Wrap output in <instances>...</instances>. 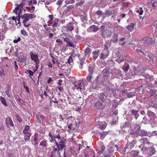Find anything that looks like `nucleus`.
Masks as SVG:
<instances>
[{
	"mask_svg": "<svg viewBox=\"0 0 157 157\" xmlns=\"http://www.w3.org/2000/svg\"><path fill=\"white\" fill-rule=\"evenodd\" d=\"M36 17L35 14L25 13L21 16V18L23 19V23L24 25L26 27H28L30 25L29 22H27L30 19H31Z\"/></svg>",
	"mask_w": 157,
	"mask_h": 157,
	"instance_id": "obj_1",
	"label": "nucleus"
},
{
	"mask_svg": "<svg viewBox=\"0 0 157 157\" xmlns=\"http://www.w3.org/2000/svg\"><path fill=\"white\" fill-rule=\"evenodd\" d=\"M30 132V126L27 125H25L23 131L24 135L25 140H29L31 135Z\"/></svg>",
	"mask_w": 157,
	"mask_h": 157,
	"instance_id": "obj_2",
	"label": "nucleus"
},
{
	"mask_svg": "<svg viewBox=\"0 0 157 157\" xmlns=\"http://www.w3.org/2000/svg\"><path fill=\"white\" fill-rule=\"evenodd\" d=\"M64 138L61 139H58L57 141L55 140L56 145V147L58 148H59L60 150H62L64 147H66L65 143L64 142Z\"/></svg>",
	"mask_w": 157,
	"mask_h": 157,
	"instance_id": "obj_3",
	"label": "nucleus"
},
{
	"mask_svg": "<svg viewBox=\"0 0 157 157\" xmlns=\"http://www.w3.org/2000/svg\"><path fill=\"white\" fill-rule=\"evenodd\" d=\"M105 47L104 50L101 52L99 57L100 59H105L109 55V51L108 50L107 47Z\"/></svg>",
	"mask_w": 157,
	"mask_h": 157,
	"instance_id": "obj_4",
	"label": "nucleus"
},
{
	"mask_svg": "<svg viewBox=\"0 0 157 157\" xmlns=\"http://www.w3.org/2000/svg\"><path fill=\"white\" fill-rule=\"evenodd\" d=\"M136 144V139H134L132 141V142L131 143H128V142L126 144L125 147V151H129L131 149L133 148L134 145Z\"/></svg>",
	"mask_w": 157,
	"mask_h": 157,
	"instance_id": "obj_5",
	"label": "nucleus"
},
{
	"mask_svg": "<svg viewBox=\"0 0 157 157\" xmlns=\"http://www.w3.org/2000/svg\"><path fill=\"white\" fill-rule=\"evenodd\" d=\"M74 25L75 24L73 22H70L66 26H63V28H64L67 32H71L73 31L74 29Z\"/></svg>",
	"mask_w": 157,
	"mask_h": 157,
	"instance_id": "obj_6",
	"label": "nucleus"
},
{
	"mask_svg": "<svg viewBox=\"0 0 157 157\" xmlns=\"http://www.w3.org/2000/svg\"><path fill=\"white\" fill-rule=\"evenodd\" d=\"M59 150H60L59 148H58L56 147L53 146L52 150L51 153L50 157H56L58 154L59 156L61 157V156L60 155V152H59Z\"/></svg>",
	"mask_w": 157,
	"mask_h": 157,
	"instance_id": "obj_7",
	"label": "nucleus"
},
{
	"mask_svg": "<svg viewBox=\"0 0 157 157\" xmlns=\"http://www.w3.org/2000/svg\"><path fill=\"white\" fill-rule=\"evenodd\" d=\"M30 55L32 60L35 62L36 64H37L39 63L38 56L37 54H34L33 52H31L30 53Z\"/></svg>",
	"mask_w": 157,
	"mask_h": 157,
	"instance_id": "obj_8",
	"label": "nucleus"
},
{
	"mask_svg": "<svg viewBox=\"0 0 157 157\" xmlns=\"http://www.w3.org/2000/svg\"><path fill=\"white\" fill-rule=\"evenodd\" d=\"M112 34V32L107 30L102 33V36L104 38H108L110 37Z\"/></svg>",
	"mask_w": 157,
	"mask_h": 157,
	"instance_id": "obj_9",
	"label": "nucleus"
},
{
	"mask_svg": "<svg viewBox=\"0 0 157 157\" xmlns=\"http://www.w3.org/2000/svg\"><path fill=\"white\" fill-rule=\"evenodd\" d=\"M6 126L8 127H13L14 126V124L11 118L10 117H7L6 119Z\"/></svg>",
	"mask_w": 157,
	"mask_h": 157,
	"instance_id": "obj_10",
	"label": "nucleus"
},
{
	"mask_svg": "<svg viewBox=\"0 0 157 157\" xmlns=\"http://www.w3.org/2000/svg\"><path fill=\"white\" fill-rule=\"evenodd\" d=\"M83 86V84L82 82H76L75 84L74 85V86L73 87V89L77 90L78 91H81L82 87Z\"/></svg>",
	"mask_w": 157,
	"mask_h": 157,
	"instance_id": "obj_11",
	"label": "nucleus"
},
{
	"mask_svg": "<svg viewBox=\"0 0 157 157\" xmlns=\"http://www.w3.org/2000/svg\"><path fill=\"white\" fill-rule=\"evenodd\" d=\"M143 40L144 41V44L145 45L150 44L152 43V39L149 37L144 38L143 39Z\"/></svg>",
	"mask_w": 157,
	"mask_h": 157,
	"instance_id": "obj_12",
	"label": "nucleus"
},
{
	"mask_svg": "<svg viewBox=\"0 0 157 157\" xmlns=\"http://www.w3.org/2000/svg\"><path fill=\"white\" fill-rule=\"evenodd\" d=\"M98 97L101 101L104 102L107 99V96L104 93H101L98 94Z\"/></svg>",
	"mask_w": 157,
	"mask_h": 157,
	"instance_id": "obj_13",
	"label": "nucleus"
},
{
	"mask_svg": "<svg viewBox=\"0 0 157 157\" xmlns=\"http://www.w3.org/2000/svg\"><path fill=\"white\" fill-rule=\"evenodd\" d=\"M100 51L99 50H98L93 52L92 54L93 55V59L95 60L98 57Z\"/></svg>",
	"mask_w": 157,
	"mask_h": 157,
	"instance_id": "obj_14",
	"label": "nucleus"
},
{
	"mask_svg": "<svg viewBox=\"0 0 157 157\" xmlns=\"http://www.w3.org/2000/svg\"><path fill=\"white\" fill-rule=\"evenodd\" d=\"M98 124L99 125V128L102 130H104L106 127L107 124L105 122H101L99 121Z\"/></svg>",
	"mask_w": 157,
	"mask_h": 157,
	"instance_id": "obj_15",
	"label": "nucleus"
},
{
	"mask_svg": "<svg viewBox=\"0 0 157 157\" xmlns=\"http://www.w3.org/2000/svg\"><path fill=\"white\" fill-rule=\"evenodd\" d=\"M118 35L116 33H114L112 36L111 40V41L113 43H116L118 41Z\"/></svg>",
	"mask_w": 157,
	"mask_h": 157,
	"instance_id": "obj_16",
	"label": "nucleus"
},
{
	"mask_svg": "<svg viewBox=\"0 0 157 157\" xmlns=\"http://www.w3.org/2000/svg\"><path fill=\"white\" fill-rule=\"evenodd\" d=\"M22 10L20 8H19V7H16L15 9L13 10V12L15 13V14L18 17H20V14L21 13Z\"/></svg>",
	"mask_w": 157,
	"mask_h": 157,
	"instance_id": "obj_17",
	"label": "nucleus"
},
{
	"mask_svg": "<svg viewBox=\"0 0 157 157\" xmlns=\"http://www.w3.org/2000/svg\"><path fill=\"white\" fill-rule=\"evenodd\" d=\"M94 108L99 110L102 107V104L99 101H96L94 106Z\"/></svg>",
	"mask_w": 157,
	"mask_h": 157,
	"instance_id": "obj_18",
	"label": "nucleus"
},
{
	"mask_svg": "<svg viewBox=\"0 0 157 157\" xmlns=\"http://www.w3.org/2000/svg\"><path fill=\"white\" fill-rule=\"evenodd\" d=\"M91 52V49L87 47L84 50V53L85 56L89 57L90 56V53Z\"/></svg>",
	"mask_w": 157,
	"mask_h": 157,
	"instance_id": "obj_19",
	"label": "nucleus"
},
{
	"mask_svg": "<svg viewBox=\"0 0 157 157\" xmlns=\"http://www.w3.org/2000/svg\"><path fill=\"white\" fill-rule=\"evenodd\" d=\"M82 56H83V55H81L80 54H78V56L79 60H80L81 61L80 63V65H79V68L80 69H82V67L83 65V62L85 60V58L82 57Z\"/></svg>",
	"mask_w": 157,
	"mask_h": 157,
	"instance_id": "obj_20",
	"label": "nucleus"
},
{
	"mask_svg": "<svg viewBox=\"0 0 157 157\" xmlns=\"http://www.w3.org/2000/svg\"><path fill=\"white\" fill-rule=\"evenodd\" d=\"M140 140L141 141V142L144 145L145 144H150V145H153V144L152 143H150L148 140L147 138H142Z\"/></svg>",
	"mask_w": 157,
	"mask_h": 157,
	"instance_id": "obj_21",
	"label": "nucleus"
},
{
	"mask_svg": "<svg viewBox=\"0 0 157 157\" xmlns=\"http://www.w3.org/2000/svg\"><path fill=\"white\" fill-rule=\"evenodd\" d=\"M67 98L68 99V103L70 104H73L75 101V98L71 95H67Z\"/></svg>",
	"mask_w": 157,
	"mask_h": 157,
	"instance_id": "obj_22",
	"label": "nucleus"
},
{
	"mask_svg": "<svg viewBox=\"0 0 157 157\" xmlns=\"http://www.w3.org/2000/svg\"><path fill=\"white\" fill-rule=\"evenodd\" d=\"M109 133L108 132L103 131L100 133V138L101 140H103L106 136Z\"/></svg>",
	"mask_w": 157,
	"mask_h": 157,
	"instance_id": "obj_23",
	"label": "nucleus"
},
{
	"mask_svg": "<svg viewBox=\"0 0 157 157\" xmlns=\"http://www.w3.org/2000/svg\"><path fill=\"white\" fill-rule=\"evenodd\" d=\"M102 79L101 76V75H98L97 78L95 79V81L96 84L101 85L102 84L101 79Z\"/></svg>",
	"mask_w": 157,
	"mask_h": 157,
	"instance_id": "obj_24",
	"label": "nucleus"
},
{
	"mask_svg": "<svg viewBox=\"0 0 157 157\" xmlns=\"http://www.w3.org/2000/svg\"><path fill=\"white\" fill-rule=\"evenodd\" d=\"M12 19L15 21L16 25H17L18 24L20 25H21V22L19 17H18V18H16L14 16H13L12 17Z\"/></svg>",
	"mask_w": 157,
	"mask_h": 157,
	"instance_id": "obj_25",
	"label": "nucleus"
},
{
	"mask_svg": "<svg viewBox=\"0 0 157 157\" xmlns=\"http://www.w3.org/2000/svg\"><path fill=\"white\" fill-rule=\"evenodd\" d=\"M131 155L132 157H136L139 153L138 151L132 150L130 152Z\"/></svg>",
	"mask_w": 157,
	"mask_h": 157,
	"instance_id": "obj_26",
	"label": "nucleus"
},
{
	"mask_svg": "<svg viewBox=\"0 0 157 157\" xmlns=\"http://www.w3.org/2000/svg\"><path fill=\"white\" fill-rule=\"evenodd\" d=\"M95 67L94 65H90L89 67L88 71L89 74H93Z\"/></svg>",
	"mask_w": 157,
	"mask_h": 157,
	"instance_id": "obj_27",
	"label": "nucleus"
},
{
	"mask_svg": "<svg viewBox=\"0 0 157 157\" xmlns=\"http://www.w3.org/2000/svg\"><path fill=\"white\" fill-rule=\"evenodd\" d=\"M135 25V24L131 23L128 25L126 28L127 30L131 31L133 29Z\"/></svg>",
	"mask_w": 157,
	"mask_h": 157,
	"instance_id": "obj_28",
	"label": "nucleus"
},
{
	"mask_svg": "<svg viewBox=\"0 0 157 157\" xmlns=\"http://www.w3.org/2000/svg\"><path fill=\"white\" fill-rule=\"evenodd\" d=\"M73 8V7L72 5H70L67 6V8L64 10L63 14H66L68 11L71 10Z\"/></svg>",
	"mask_w": 157,
	"mask_h": 157,
	"instance_id": "obj_29",
	"label": "nucleus"
},
{
	"mask_svg": "<svg viewBox=\"0 0 157 157\" xmlns=\"http://www.w3.org/2000/svg\"><path fill=\"white\" fill-rule=\"evenodd\" d=\"M131 111H132V114L135 116L136 119H137L139 116V115L138 113V111H135L133 109L131 110Z\"/></svg>",
	"mask_w": 157,
	"mask_h": 157,
	"instance_id": "obj_30",
	"label": "nucleus"
},
{
	"mask_svg": "<svg viewBox=\"0 0 157 157\" xmlns=\"http://www.w3.org/2000/svg\"><path fill=\"white\" fill-rule=\"evenodd\" d=\"M0 101H1L2 103L5 106H7V104L6 99L2 97H1L0 98Z\"/></svg>",
	"mask_w": 157,
	"mask_h": 157,
	"instance_id": "obj_31",
	"label": "nucleus"
},
{
	"mask_svg": "<svg viewBox=\"0 0 157 157\" xmlns=\"http://www.w3.org/2000/svg\"><path fill=\"white\" fill-rule=\"evenodd\" d=\"M73 56V55H71V56L69 57V58L68 61L67 63V66L68 65H70V63H72L73 61V60L72 59V56ZM67 67H68V66H67Z\"/></svg>",
	"mask_w": 157,
	"mask_h": 157,
	"instance_id": "obj_32",
	"label": "nucleus"
},
{
	"mask_svg": "<svg viewBox=\"0 0 157 157\" xmlns=\"http://www.w3.org/2000/svg\"><path fill=\"white\" fill-rule=\"evenodd\" d=\"M16 98L21 104H24L25 102L24 100L20 98L18 95L16 96Z\"/></svg>",
	"mask_w": 157,
	"mask_h": 157,
	"instance_id": "obj_33",
	"label": "nucleus"
},
{
	"mask_svg": "<svg viewBox=\"0 0 157 157\" xmlns=\"http://www.w3.org/2000/svg\"><path fill=\"white\" fill-rule=\"evenodd\" d=\"M90 28L92 30H93V31L94 32H96L99 30V28L95 25H93L91 26Z\"/></svg>",
	"mask_w": 157,
	"mask_h": 157,
	"instance_id": "obj_34",
	"label": "nucleus"
},
{
	"mask_svg": "<svg viewBox=\"0 0 157 157\" xmlns=\"http://www.w3.org/2000/svg\"><path fill=\"white\" fill-rule=\"evenodd\" d=\"M125 39L124 37L121 38L120 40L119 44L121 45H124L125 44V41H124Z\"/></svg>",
	"mask_w": 157,
	"mask_h": 157,
	"instance_id": "obj_35",
	"label": "nucleus"
},
{
	"mask_svg": "<svg viewBox=\"0 0 157 157\" xmlns=\"http://www.w3.org/2000/svg\"><path fill=\"white\" fill-rule=\"evenodd\" d=\"M40 145L42 146L46 147H47V143L45 140H44L40 142Z\"/></svg>",
	"mask_w": 157,
	"mask_h": 157,
	"instance_id": "obj_36",
	"label": "nucleus"
},
{
	"mask_svg": "<svg viewBox=\"0 0 157 157\" xmlns=\"http://www.w3.org/2000/svg\"><path fill=\"white\" fill-rule=\"evenodd\" d=\"M150 152L151 153V154H149V156H151L152 155L155 154L156 152V150L155 149V147H151V148Z\"/></svg>",
	"mask_w": 157,
	"mask_h": 157,
	"instance_id": "obj_37",
	"label": "nucleus"
},
{
	"mask_svg": "<svg viewBox=\"0 0 157 157\" xmlns=\"http://www.w3.org/2000/svg\"><path fill=\"white\" fill-rule=\"evenodd\" d=\"M93 74H89L88 76L86 77V80L88 82H91V79L93 78Z\"/></svg>",
	"mask_w": 157,
	"mask_h": 157,
	"instance_id": "obj_38",
	"label": "nucleus"
},
{
	"mask_svg": "<svg viewBox=\"0 0 157 157\" xmlns=\"http://www.w3.org/2000/svg\"><path fill=\"white\" fill-rule=\"evenodd\" d=\"M96 14L97 15H98L99 16H103L104 15V13L101 10H98L96 12Z\"/></svg>",
	"mask_w": 157,
	"mask_h": 157,
	"instance_id": "obj_39",
	"label": "nucleus"
},
{
	"mask_svg": "<svg viewBox=\"0 0 157 157\" xmlns=\"http://www.w3.org/2000/svg\"><path fill=\"white\" fill-rule=\"evenodd\" d=\"M146 132L144 130L141 131L139 133V135L142 136H146Z\"/></svg>",
	"mask_w": 157,
	"mask_h": 157,
	"instance_id": "obj_40",
	"label": "nucleus"
},
{
	"mask_svg": "<svg viewBox=\"0 0 157 157\" xmlns=\"http://www.w3.org/2000/svg\"><path fill=\"white\" fill-rule=\"evenodd\" d=\"M124 61L123 58H121L120 57H118L116 61L119 63H121Z\"/></svg>",
	"mask_w": 157,
	"mask_h": 157,
	"instance_id": "obj_41",
	"label": "nucleus"
},
{
	"mask_svg": "<svg viewBox=\"0 0 157 157\" xmlns=\"http://www.w3.org/2000/svg\"><path fill=\"white\" fill-rule=\"evenodd\" d=\"M75 0H66L65 1V3L66 4H73L74 3Z\"/></svg>",
	"mask_w": 157,
	"mask_h": 157,
	"instance_id": "obj_42",
	"label": "nucleus"
},
{
	"mask_svg": "<svg viewBox=\"0 0 157 157\" xmlns=\"http://www.w3.org/2000/svg\"><path fill=\"white\" fill-rule=\"evenodd\" d=\"M100 29L101 30V33H103V32L105 31L106 30L105 26L104 25L101 26L100 27Z\"/></svg>",
	"mask_w": 157,
	"mask_h": 157,
	"instance_id": "obj_43",
	"label": "nucleus"
},
{
	"mask_svg": "<svg viewBox=\"0 0 157 157\" xmlns=\"http://www.w3.org/2000/svg\"><path fill=\"white\" fill-rule=\"evenodd\" d=\"M68 128L71 130H75V128L72 124H70L68 126Z\"/></svg>",
	"mask_w": 157,
	"mask_h": 157,
	"instance_id": "obj_44",
	"label": "nucleus"
},
{
	"mask_svg": "<svg viewBox=\"0 0 157 157\" xmlns=\"http://www.w3.org/2000/svg\"><path fill=\"white\" fill-rule=\"evenodd\" d=\"M129 68V64H128L126 66L124 67L123 70L125 72H127L128 71Z\"/></svg>",
	"mask_w": 157,
	"mask_h": 157,
	"instance_id": "obj_45",
	"label": "nucleus"
},
{
	"mask_svg": "<svg viewBox=\"0 0 157 157\" xmlns=\"http://www.w3.org/2000/svg\"><path fill=\"white\" fill-rule=\"evenodd\" d=\"M113 13L111 11L107 10L105 11V15H108V16L112 14Z\"/></svg>",
	"mask_w": 157,
	"mask_h": 157,
	"instance_id": "obj_46",
	"label": "nucleus"
},
{
	"mask_svg": "<svg viewBox=\"0 0 157 157\" xmlns=\"http://www.w3.org/2000/svg\"><path fill=\"white\" fill-rule=\"evenodd\" d=\"M135 95L132 92L128 93L127 94L128 98H132Z\"/></svg>",
	"mask_w": 157,
	"mask_h": 157,
	"instance_id": "obj_47",
	"label": "nucleus"
},
{
	"mask_svg": "<svg viewBox=\"0 0 157 157\" xmlns=\"http://www.w3.org/2000/svg\"><path fill=\"white\" fill-rule=\"evenodd\" d=\"M67 45L69 47H71L72 48H74L75 46L73 43L71 42H70L69 41L67 44Z\"/></svg>",
	"mask_w": 157,
	"mask_h": 157,
	"instance_id": "obj_48",
	"label": "nucleus"
},
{
	"mask_svg": "<svg viewBox=\"0 0 157 157\" xmlns=\"http://www.w3.org/2000/svg\"><path fill=\"white\" fill-rule=\"evenodd\" d=\"M16 117L17 120L20 123L22 121L21 118L17 114L16 115Z\"/></svg>",
	"mask_w": 157,
	"mask_h": 157,
	"instance_id": "obj_49",
	"label": "nucleus"
},
{
	"mask_svg": "<svg viewBox=\"0 0 157 157\" xmlns=\"http://www.w3.org/2000/svg\"><path fill=\"white\" fill-rule=\"evenodd\" d=\"M114 104H113L112 106L113 108H116L118 105V104L117 102V101L115 100L114 101Z\"/></svg>",
	"mask_w": 157,
	"mask_h": 157,
	"instance_id": "obj_50",
	"label": "nucleus"
},
{
	"mask_svg": "<svg viewBox=\"0 0 157 157\" xmlns=\"http://www.w3.org/2000/svg\"><path fill=\"white\" fill-rule=\"evenodd\" d=\"M16 6H17V7H19V8H20L22 10V8H23V3L22 2L21 3H20L19 5L18 4H16Z\"/></svg>",
	"mask_w": 157,
	"mask_h": 157,
	"instance_id": "obj_51",
	"label": "nucleus"
},
{
	"mask_svg": "<svg viewBox=\"0 0 157 157\" xmlns=\"http://www.w3.org/2000/svg\"><path fill=\"white\" fill-rule=\"evenodd\" d=\"M49 136H50L51 138L52 139H51V141H55V139H56L55 135H51L50 134V132L49 133Z\"/></svg>",
	"mask_w": 157,
	"mask_h": 157,
	"instance_id": "obj_52",
	"label": "nucleus"
},
{
	"mask_svg": "<svg viewBox=\"0 0 157 157\" xmlns=\"http://www.w3.org/2000/svg\"><path fill=\"white\" fill-rule=\"evenodd\" d=\"M135 127L136 128H137L136 132L137 133H139L140 132V126H139V125L136 124Z\"/></svg>",
	"mask_w": 157,
	"mask_h": 157,
	"instance_id": "obj_53",
	"label": "nucleus"
},
{
	"mask_svg": "<svg viewBox=\"0 0 157 157\" xmlns=\"http://www.w3.org/2000/svg\"><path fill=\"white\" fill-rule=\"evenodd\" d=\"M21 40V38L19 37H18L17 39H15L13 40V43L16 44Z\"/></svg>",
	"mask_w": 157,
	"mask_h": 157,
	"instance_id": "obj_54",
	"label": "nucleus"
},
{
	"mask_svg": "<svg viewBox=\"0 0 157 157\" xmlns=\"http://www.w3.org/2000/svg\"><path fill=\"white\" fill-rule=\"evenodd\" d=\"M21 33L23 35L26 36L28 35L27 32L25 30H22L21 31Z\"/></svg>",
	"mask_w": 157,
	"mask_h": 157,
	"instance_id": "obj_55",
	"label": "nucleus"
},
{
	"mask_svg": "<svg viewBox=\"0 0 157 157\" xmlns=\"http://www.w3.org/2000/svg\"><path fill=\"white\" fill-rule=\"evenodd\" d=\"M55 136L56 138L58 139H62L63 138H61L60 135L59 134L55 135Z\"/></svg>",
	"mask_w": 157,
	"mask_h": 157,
	"instance_id": "obj_56",
	"label": "nucleus"
},
{
	"mask_svg": "<svg viewBox=\"0 0 157 157\" xmlns=\"http://www.w3.org/2000/svg\"><path fill=\"white\" fill-rule=\"evenodd\" d=\"M58 23L54 21V23L52 25V26L53 28H56L57 26Z\"/></svg>",
	"mask_w": 157,
	"mask_h": 157,
	"instance_id": "obj_57",
	"label": "nucleus"
},
{
	"mask_svg": "<svg viewBox=\"0 0 157 157\" xmlns=\"http://www.w3.org/2000/svg\"><path fill=\"white\" fill-rule=\"evenodd\" d=\"M151 96H154L156 94V91L155 90H151Z\"/></svg>",
	"mask_w": 157,
	"mask_h": 157,
	"instance_id": "obj_58",
	"label": "nucleus"
},
{
	"mask_svg": "<svg viewBox=\"0 0 157 157\" xmlns=\"http://www.w3.org/2000/svg\"><path fill=\"white\" fill-rule=\"evenodd\" d=\"M75 38L76 39H78L79 40H81L82 38V37L81 36L78 35H77L75 36Z\"/></svg>",
	"mask_w": 157,
	"mask_h": 157,
	"instance_id": "obj_59",
	"label": "nucleus"
},
{
	"mask_svg": "<svg viewBox=\"0 0 157 157\" xmlns=\"http://www.w3.org/2000/svg\"><path fill=\"white\" fill-rule=\"evenodd\" d=\"M6 95L8 97L10 98V90L9 89L7 90L5 92Z\"/></svg>",
	"mask_w": 157,
	"mask_h": 157,
	"instance_id": "obj_60",
	"label": "nucleus"
},
{
	"mask_svg": "<svg viewBox=\"0 0 157 157\" xmlns=\"http://www.w3.org/2000/svg\"><path fill=\"white\" fill-rule=\"evenodd\" d=\"M36 119L37 122L39 124H40L41 123V121L38 117L37 115H36Z\"/></svg>",
	"mask_w": 157,
	"mask_h": 157,
	"instance_id": "obj_61",
	"label": "nucleus"
},
{
	"mask_svg": "<svg viewBox=\"0 0 157 157\" xmlns=\"http://www.w3.org/2000/svg\"><path fill=\"white\" fill-rule=\"evenodd\" d=\"M38 133H36L34 134V140H38Z\"/></svg>",
	"mask_w": 157,
	"mask_h": 157,
	"instance_id": "obj_62",
	"label": "nucleus"
},
{
	"mask_svg": "<svg viewBox=\"0 0 157 157\" xmlns=\"http://www.w3.org/2000/svg\"><path fill=\"white\" fill-rule=\"evenodd\" d=\"M27 72H28L29 74L31 76H33V72L30 70H28Z\"/></svg>",
	"mask_w": 157,
	"mask_h": 157,
	"instance_id": "obj_63",
	"label": "nucleus"
},
{
	"mask_svg": "<svg viewBox=\"0 0 157 157\" xmlns=\"http://www.w3.org/2000/svg\"><path fill=\"white\" fill-rule=\"evenodd\" d=\"M157 0H156L155 2H154L153 4H152V6L155 8L157 6Z\"/></svg>",
	"mask_w": 157,
	"mask_h": 157,
	"instance_id": "obj_64",
	"label": "nucleus"
}]
</instances>
